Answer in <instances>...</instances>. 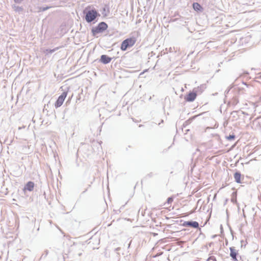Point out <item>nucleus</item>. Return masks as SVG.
<instances>
[{
	"mask_svg": "<svg viewBox=\"0 0 261 261\" xmlns=\"http://www.w3.org/2000/svg\"><path fill=\"white\" fill-rule=\"evenodd\" d=\"M67 93L66 92H63L59 96L58 98L57 99V101H56V102L55 103V107L56 108H58L62 105L66 97L67 96Z\"/></svg>",
	"mask_w": 261,
	"mask_h": 261,
	"instance_id": "obj_5",
	"label": "nucleus"
},
{
	"mask_svg": "<svg viewBox=\"0 0 261 261\" xmlns=\"http://www.w3.org/2000/svg\"><path fill=\"white\" fill-rule=\"evenodd\" d=\"M193 8L195 11H201L202 9V7L198 3H194L193 4Z\"/></svg>",
	"mask_w": 261,
	"mask_h": 261,
	"instance_id": "obj_14",
	"label": "nucleus"
},
{
	"mask_svg": "<svg viewBox=\"0 0 261 261\" xmlns=\"http://www.w3.org/2000/svg\"><path fill=\"white\" fill-rule=\"evenodd\" d=\"M136 40L135 38H129L123 40L121 45V49L122 51L126 50L128 47L133 46L136 43Z\"/></svg>",
	"mask_w": 261,
	"mask_h": 261,
	"instance_id": "obj_3",
	"label": "nucleus"
},
{
	"mask_svg": "<svg viewBox=\"0 0 261 261\" xmlns=\"http://www.w3.org/2000/svg\"><path fill=\"white\" fill-rule=\"evenodd\" d=\"M197 95V93L195 91L194 89L192 90V91L190 92L188 94H187L185 97V99L188 102H192L196 98Z\"/></svg>",
	"mask_w": 261,
	"mask_h": 261,
	"instance_id": "obj_6",
	"label": "nucleus"
},
{
	"mask_svg": "<svg viewBox=\"0 0 261 261\" xmlns=\"http://www.w3.org/2000/svg\"><path fill=\"white\" fill-rule=\"evenodd\" d=\"M34 186L35 184L33 181H29L24 186L23 188V191H25L27 190L30 192L33 191L34 190Z\"/></svg>",
	"mask_w": 261,
	"mask_h": 261,
	"instance_id": "obj_10",
	"label": "nucleus"
},
{
	"mask_svg": "<svg viewBox=\"0 0 261 261\" xmlns=\"http://www.w3.org/2000/svg\"><path fill=\"white\" fill-rule=\"evenodd\" d=\"M239 102V100L238 98L234 97L231 99V100L229 102V103L232 106H236Z\"/></svg>",
	"mask_w": 261,
	"mask_h": 261,
	"instance_id": "obj_16",
	"label": "nucleus"
},
{
	"mask_svg": "<svg viewBox=\"0 0 261 261\" xmlns=\"http://www.w3.org/2000/svg\"><path fill=\"white\" fill-rule=\"evenodd\" d=\"M23 0H14V2L15 3L20 4L21 3Z\"/></svg>",
	"mask_w": 261,
	"mask_h": 261,
	"instance_id": "obj_23",
	"label": "nucleus"
},
{
	"mask_svg": "<svg viewBox=\"0 0 261 261\" xmlns=\"http://www.w3.org/2000/svg\"><path fill=\"white\" fill-rule=\"evenodd\" d=\"M163 122H164L163 120H161V123H163Z\"/></svg>",
	"mask_w": 261,
	"mask_h": 261,
	"instance_id": "obj_28",
	"label": "nucleus"
},
{
	"mask_svg": "<svg viewBox=\"0 0 261 261\" xmlns=\"http://www.w3.org/2000/svg\"><path fill=\"white\" fill-rule=\"evenodd\" d=\"M243 85H245L247 87H248V85L246 83H244V82H243Z\"/></svg>",
	"mask_w": 261,
	"mask_h": 261,
	"instance_id": "obj_26",
	"label": "nucleus"
},
{
	"mask_svg": "<svg viewBox=\"0 0 261 261\" xmlns=\"http://www.w3.org/2000/svg\"><path fill=\"white\" fill-rule=\"evenodd\" d=\"M108 24L105 22H100L97 26L92 29V33L93 36H95L97 34L101 33L107 29Z\"/></svg>",
	"mask_w": 261,
	"mask_h": 261,
	"instance_id": "obj_2",
	"label": "nucleus"
},
{
	"mask_svg": "<svg viewBox=\"0 0 261 261\" xmlns=\"http://www.w3.org/2000/svg\"><path fill=\"white\" fill-rule=\"evenodd\" d=\"M199 223L197 222L193 221H185L182 224L183 226L191 227L194 228H199Z\"/></svg>",
	"mask_w": 261,
	"mask_h": 261,
	"instance_id": "obj_8",
	"label": "nucleus"
},
{
	"mask_svg": "<svg viewBox=\"0 0 261 261\" xmlns=\"http://www.w3.org/2000/svg\"><path fill=\"white\" fill-rule=\"evenodd\" d=\"M13 8H14L16 11H21L22 10V8L17 6H14Z\"/></svg>",
	"mask_w": 261,
	"mask_h": 261,
	"instance_id": "obj_19",
	"label": "nucleus"
},
{
	"mask_svg": "<svg viewBox=\"0 0 261 261\" xmlns=\"http://www.w3.org/2000/svg\"><path fill=\"white\" fill-rule=\"evenodd\" d=\"M112 60V58L106 55H102L100 56V62L104 64L109 63Z\"/></svg>",
	"mask_w": 261,
	"mask_h": 261,
	"instance_id": "obj_9",
	"label": "nucleus"
},
{
	"mask_svg": "<svg viewBox=\"0 0 261 261\" xmlns=\"http://www.w3.org/2000/svg\"><path fill=\"white\" fill-rule=\"evenodd\" d=\"M110 13L109 7L108 5H105L102 8V14L104 16H107Z\"/></svg>",
	"mask_w": 261,
	"mask_h": 261,
	"instance_id": "obj_13",
	"label": "nucleus"
},
{
	"mask_svg": "<svg viewBox=\"0 0 261 261\" xmlns=\"http://www.w3.org/2000/svg\"><path fill=\"white\" fill-rule=\"evenodd\" d=\"M229 90H230V89H227L226 90H225V94H228V92H229Z\"/></svg>",
	"mask_w": 261,
	"mask_h": 261,
	"instance_id": "obj_25",
	"label": "nucleus"
},
{
	"mask_svg": "<svg viewBox=\"0 0 261 261\" xmlns=\"http://www.w3.org/2000/svg\"><path fill=\"white\" fill-rule=\"evenodd\" d=\"M229 250L230 251V256L232 261H240V260H242L241 256L239 255L238 251L234 247H230Z\"/></svg>",
	"mask_w": 261,
	"mask_h": 261,
	"instance_id": "obj_4",
	"label": "nucleus"
},
{
	"mask_svg": "<svg viewBox=\"0 0 261 261\" xmlns=\"http://www.w3.org/2000/svg\"><path fill=\"white\" fill-rule=\"evenodd\" d=\"M233 113H236V112L233 111V112H232L231 114H232Z\"/></svg>",
	"mask_w": 261,
	"mask_h": 261,
	"instance_id": "obj_29",
	"label": "nucleus"
},
{
	"mask_svg": "<svg viewBox=\"0 0 261 261\" xmlns=\"http://www.w3.org/2000/svg\"><path fill=\"white\" fill-rule=\"evenodd\" d=\"M60 47H56L53 49H46L45 51H44V53L46 54V55H48V54H52L54 52H55V51L57 50Z\"/></svg>",
	"mask_w": 261,
	"mask_h": 261,
	"instance_id": "obj_15",
	"label": "nucleus"
},
{
	"mask_svg": "<svg viewBox=\"0 0 261 261\" xmlns=\"http://www.w3.org/2000/svg\"><path fill=\"white\" fill-rule=\"evenodd\" d=\"M241 176L242 175L239 171H237L234 174V178L235 180V181L237 183H241Z\"/></svg>",
	"mask_w": 261,
	"mask_h": 261,
	"instance_id": "obj_11",
	"label": "nucleus"
},
{
	"mask_svg": "<svg viewBox=\"0 0 261 261\" xmlns=\"http://www.w3.org/2000/svg\"><path fill=\"white\" fill-rule=\"evenodd\" d=\"M100 16L95 9H92L87 11L85 15V19L88 23L94 21L96 18Z\"/></svg>",
	"mask_w": 261,
	"mask_h": 261,
	"instance_id": "obj_1",
	"label": "nucleus"
},
{
	"mask_svg": "<svg viewBox=\"0 0 261 261\" xmlns=\"http://www.w3.org/2000/svg\"><path fill=\"white\" fill-rule=\"evenodd\" d=\"M205 86L204 85H201L200 86L197 87V88H194L196 93H197V95L201 94L204 90Z\"/></svg>",
	"mask_w": 261,
	"mask_h": 261,
	"instance_id": "obj_12",
	"label": "nucleus"
},
{
	"mask_svg": "<svg viewBox=\"0 0 261 261\" xmlns=\"http://www.w3.org/2000/svg\"><path fill=\"white\" fill-rule=\"evenodd\" d=\"M173 200V198L171 197L168 198L166 203L170 204Z\"/></svg>",
	"mask_w": 261,
	"mask_h": 261,
	"instance_id": "obj_21",
	"label": "nucleus"
},
{
	"mask_svg": "<svg viewBox=\"0 0 261 261\" xmlns=\"http://www.w3.org/2000/svg\"><path fill=\"white\" fill-rule=\"evenodd\" d=\"M153 176V173L152 172H150L146 175V178H151Z\"/></svg>",
	"mask_w": 261,
	"mask_h": 261,
	"instance_id": "obj_22",
	"label": "nucleus"
},
{
	"mask_svg": "<svg viewBox=\"0 0 261 261\" xmlns=\"http://www.w3.org/2000/svg\"><path fill=\"white\" fill-rule=\"evenodd\" d=\"M235 137H236L235 135L233 134H232V135H230L226 137V138L227 140L231 141V140H234L235 139Z\"/></svg>",
	"mask_w": 261,
	"mask_h": 261,
	"instance_id": "obj_18",
	"label": "nucleus"
},
{
	"mask_svg": "<svg viewBox=\"0 0 261 261\" xmlns=\"http://www.w3.org/2000/svg\"><path fill=\"white\" fill-rule=\"evenodd\" d=\"M71 251L73 252L74 257L76 256H80L83 253V250L80 246L73 245L71 247Z\"/></svg>",
	"mask_w": 261,
	"mask_h": 261,
	"instance_id": "obj_7",
	"label": "nucleus"
},
{
	"mask_svg": "<svg viewBox=\"0 0 261 261\" xmlns=\"http://www.w3.org/2000/svg\"><path fill=\"white\" fill-rule=\"evenodd\" d=\"M48 251L47 250L45 251L44 253L42 254V256L45 254V256H46L48 254Z\"/></svg>",
	"mask_w": 261,
	"mask_h": 261,
	"instance_id": "obj_24",
	"label": "nucleus"
},
{
	"mask_svg": "<svg viewBox=\"0 0 261 261\" xmlns=\"http://www.w3.org/2000/svg\"><path fill=\"white\" fill-rule=\"evenodd\" d=\"M211 260H213V261H217L216 260V258L215 256H210L207 259V261H211Z\"/></svg>",
	"mask_w": 261,
	"mask_h": 261,
	"instance_id": "obj_20",
	"label": "nucleus"
},
{
	"mask_svg": "<svg viewBox=\"0 0 261 261\" xmlns=\"http://www.w3.org/2000/svg\"><path fill=\"white\" fill-rule=\"evenodd\" d=\"M51 7L46 6V7H38V12H43L48 9H49Z\"/></svg>",
	"mask_w": 261,
	"mask_h": 261,
	"instance_id": "obj_17",
	"label": "nucleus"
},
{
	"mask_svg": "<svg viewBox=\"0 0 261 261\" xmlns=\"http://www.w3.org/2000/svg\"><path fill=\"white\" fill-rule=\"evenodd\" d=\"M220 228H221V232H222L223 231V227H222V225H220Z\"/></svg>",
	"mask_w": 261,
	"mask_h": 261,
	"instance_id": "obj_27",
	"label": "nucleus"
}]
</instances>
